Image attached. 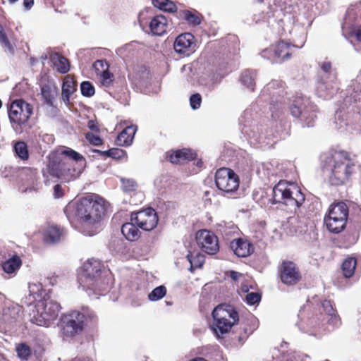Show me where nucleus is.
Returning <instances> with one entry per match:
<instances>
[{"label": "nucleus", "instance_id": "1", "mask_svg": "<svg viewBox=\"0 0 361 361\" xmlns=\"http://www.w3.org/2000/svg\"><path fill=\"white\" fill-rule=\"evenodd\" d=\"M66 209L71 211L82 231L92 236L101 228L100 221L106 212L105 201L98 196L89 195L69 204Z\"/></svg>", "mask_w": 361, "mask_h": 361}, {"label": "nucleus", "instance_id": "2", "mask_svg": "<svg viewBox=\"0 0 361 361\" xmlns=\"http://www.w3.org/2000/svg\"><path fill=\"white\" fill-rule=\"evenodd\" d=\"M85 159L71 148L63 147L49 155L48 166L53 176L66 180L76 178L85 168Z\"/></svg>", "mask_w": 361, "mask_h": 361}, {"label": "nucleus", "instance_id": "3", "mask_svg": "<svg viewBox=\"0 0 361 361\" xmlns=\"http://www.w3.org/2000/svg\"><path fill=\"white\" fill-rule=\"evenodd\" d=\"M323 165L331 171L330 181L334 185L344 183L352 173L354 164L344 152L331 151L322 157Z\"/></svg>", "mask_w": 361, "mask_h": 361}, {"label": "nucleus", "instance_id": "4", "mask_svg": "<svg viewBox=\"0 0 361 361\" xmlns=\"http://www.w3.org/2000/svg\"><path fill=\"white\" fill-rule=\"evenodd\" d=\"M29 316L30 321L40 326H49L56 319L60 305L49 297L39 300L34 307L30 306Z\"/></svg>", "mask_w": 361, "mask_h": 361}, {"label": "nucleus", "instance_id": "5", "mask_svg": "<svg viewBox=\"0 0 361 361\" xmlns=\"http://www.w3.org/2000/svg\"><path fill=\"white\" fill-rule=\"evenodd\" d=\"M275 203H281L290 208H298L305 201V196L299 187L286 181H280L273 188Z\"/></svg>", "mask_w": 361, "mask_h": 361}, {"label": "nucleus", "instance_id": "6", "mask_svg": "<svg viewBox=\"0 0 361 361\" xmlns=\"http://www.w3.org/2000/svg\"><path fill=\"white\" fill-rule=\"evenodd\" d=\"M214 323L212 329L220 337L228 333L238 321V314L233 307L229 305H219L212 312Z\"/></svg>", "mask_w": 361, "mask_h": 361}, {"label": "nucleus", "instance_id": "7", "mask_svg": "<svg viewBox=\"0 0 361 361\" xmlns=\"http://www.w3.org/2000/svg\"><path fill=\"white\" fill-rule=\"evenodd\" d=\"M102 264L97 259H90L85 262L79 276V281L84 288L104 289L100 278Z\"/></svg>", "mask_w": 361, "mask_h": 361}, {"label": "nucleus", "instance_id": "8", "mask_svg": "<svg viewBox=\"0 0 361 361\" xmlns=\"http://www.w3.org/2000/svg\"><path fill=\"white\" fill-rule=\"evenodd\" d=\"M348 216V207L344 202H337L330 205L324 217L327 229L332 233H340L346 224Z\"/></svg>", "mask_w": 361, "mask_h": 361}, {"label": "nucleus", "instance_id": "9", "mask_svg": "<svg viewBox=\"0 0 361 361\" xmlns=\"http://www.w3.org/2000/svg\"><path fill=\"white\" fill-rule=\"evenodd\" d=\"M302 47V45L297 46L284 40H279L271 44L269 47L263 49L261 55L263 58L281 63L290 59L294 48H300Z\"/></svg>", "mask_w": 361, "mask_h": 361}, {"label": "nucleus", "instance_id": "10", "mask_svg": "<svg viewBox=\"0 0 361 361\" xmlns=\"http://www.w3.org/2000/svg\"><path fill=\"white\" fill-rule=\"evenodd\" d=\"M238 176L231 169L221 168L216 171L215 183L219 190L227 194H233L239 188Z\"/></svg>", "mask_w": 361, "mask_h": 361}, {"label": "nucleus", "instance_id": "11", "mask_svg": "<svg viewBox=\"0 0 361 361\" xmlns=\"http://www.w3.org/2000/svg\"><path fill=\"white\" fill-rule=\"evenodd\" d=\"M32 114V106L22 99L13 101L8 111L11 123L20 127L28 121Z\"/></svg>", "mask_w": 361, "mask_h": 361}, {"label": "nucleus", "instance_id": "12", "mask_svg": "<svg viewBox=\"0 0 361 361\" xmlns=\"http://www.w3.org/2000/svg\"><path fill=\"white\" fill-rule=\"evenodd\" d=\"M86 317L83 313L73 311L63 317V333L66 336H73L80 333L86 323Z\"/></svg>", "mask_w": 361, "mask_h": 361}, {"label": "nucleus", "instance_id": "13", "mask_svg": "<svg viewBox=\"0 0 361 361\" xmlns=\"http://www.w3.org/2000/svg\"><path fill=\"white\" fill-rule=\"evenodd\" d=\"M130 221L146 231L153 230L158 224V216L152 208H147L131 214Z\"/></svg>", "mask_w": 361, "mask_h": 361}, {"label": "nucleus", "instance_id": "14", "mask_svg": "<svg viewBox=\"0 0 361 361\" xmlns=\"http://www.w3.org/2000/svg\"><path fill=\"white\" fill-rule=\"evenodd\" d=\"M196 40L193 35L185 32L179 35L173 43L175 51L183 56H188L196 50Z\"/></svg>", "mask_w": 361, "mask_h": 361}, {"label": "nucleus", "instance_id": "15", "mask_svg": "<svg viewBox=\"0 0 361 361\" xmlns=\"http://www.w3.org/2000/svg\"><path fill=\"white\" fill-rule=\"evenodd\" d=\"M196 241L202 251L214 255L219 250V243L216 236L207 230L199 231L196 233Z\"/></svg>", "mask_w": 361, "mask_h": 361}, {"label": "nucleus", "instance_id": "16", "mask_svg": "<svg viewBox=\"0 0 361 361\" xmlns=\"http://www.w3.org/2000/svg\"><path fill=\"white\" fill-rule=\"evenodd\" d=\"M280 279L286 285H294L301 279L298 267L293 262H283L280 267Z\"/></svg>", "mask_w": 361, "mask_h": 361}, {"label": "nucleus", "instance_id": "17", "mask_svg": "<svg viewBox=\"0 0 361 361\" xmlns=\"http://www.w3.org/2000/svg\"><path fill=\"white\" fill-rule=\"evenodd\" d=\"M128 78L135 83L139 85H145L150 79V71L145 65H137L133 68L132 71L128 73Z\"/></svg>", "mask_w": 361, "mask_h": 361}, {"label": "nucleus", "instance_id": "18", "mask_svg": "<svg viewBox=\"0 0 361 361\" xmlns=\"http://www.w3.org/2000/svg\"><path fill=\"white\" fill-rule=\"evenodd\" d=\"M231 248L239 257H246L250 255L254 250L252 245L247 240L242 238L233 240L231 243Z\"/></svg>", "mask_w": 361, "mask_h": 361}, {"label": "nucleus", "instance_id": "19", "mask_svg": "<svg viewBox=\"0 0 361 361\" xmlns=\"http://www.w3.org/2000/svg\"><path fill=\"white\" fill-rule=\"evenodd\" d=\"M30 295L27 297L24 303L27 304L29 307L32 306L33 302H37L39 300H42L46 297V294L41 283H30L29 284Z\"/></svg>", "mask_w": 361, "mask_h": 361}, {"label": "nucleus", "instance_id": "20", "mask_svg": "<svg viewBox=\"0 0 361 361\" xmlns=\"http://www.w3.org/2000/svg\"><path fill=\"white\" fill-rule=\"evenodd\" d=\"M167 27L168 20L162 15L154 16L149 23L150 30L154 35H162L166 32Z\"/></svg>", "mask_w": 361, "mask_h": 361}, {"label": "nucleus", "instance_id": "21", "mask_svg": "<svg viewBox=\"0 0 361 361\" xmlns=\"http://www.w3.org/2000/svg\"><path fill=\"white\" fill-rule=\"evenodd\" d=\"M196 153L188 149L171 152L169 154V161L173 164H180L185 161L193 159Z\"/></svg>", "mask_w": 361, "mask_h": 361}, {"label": "nucleus", "instance_id": "22", "mask_svg": "<svg viewBox=\"0 0 361 361\" xmlns=\"http://www.w3.org/2000/svg\"><path fill=\"white\" fill-rule=\"evenodd\" d=\"M137 130V126H130L126 127L117 137L116 142L120 146H129L132 144L134 135Z\"/></svg>", "mask_w": 361, "mask_h": 361}, {"label": "nucleus", "instance_id": "23", "mask_svg": "<svg viewBox=\"0 0 361 361\" xmlns=\"http://www.w3.org/2000/svg\"><path fill=\"white\" fill-rule=\"evenodd\" d=\"M51 59L58 72L62 74L68 73L70 70V62L67 58L55 53L51 56Z\"/></svg>", "mask_w": 361, "mask_h": 361}, {"label": "nucleus", "instance_id": "24", "mask_svg": "<svg viewBox=\"0 0 361 361\" xmlns=\"http://www.w3.org/2000/svg\"><path fill=\"white\" fill-rule=\"evenodd\" d=\"M135 225V222L131 221L124 224L121 228L123 235L130 241H135L140 237L141 232Z\"/></svg>", "mask_w": 361, "mask_h": 361}, {"label": "nucleus", "instance_id": "25", "mask_svg": "<svg viewBox=\"0 0 361 361\" xmlns=\"http://www.w3.org/2000/svg\"><path fill=\"white\" fill-rule=\"evenodd\" d=\"M291 114L295 117H300L306 123L307 126H312L317 118L314 114L310 113L307 110L302 111L300 107L295 105L291 107Z\"/></svg>", "mask_w": 361, "mask_h": 361}, {"label": "nucleus", "instance_id": "26", "mask_svg": "<svg viewBox=\"0 0 361 361\" xmlns=\"http://www.w3.org/2000/svg\"><path fill=\"white\" fill-rule=\"evenodd\" d=\"M239 80L245 88L254 90L256 85V74L254 71L250 70L244 71L242 72Z\"/></svg>", "mask_w": 361, "mask_h": 361}, {"label": "nucleus", "instance_id": "27", "mask_svg": "<svg viewBox=\"0 0 361 361\" xmlns=\"http://www.w3.org/2000/svg\"><path fill=\"white\" fill-rule=\"evenodd\" d=\"M62 231L56 226H50L44 231V240L49 243L58 242L62 235Z\"/></svg>", "mask_w": 361, "mask_h": 361}, {"label": "nucleus", "instance_id": "28", "mask_svg": "<svg viewBox=\"0 0 361 361\" xmlns=\"http://www.w3.org/2000/svg\"><path fill=\"white\" fill-rule=\"evenodd\" d=\"M21 265V260L19 257L13 256L6 260L2 264L3 270L7 274H13L16 272Z\"/></svg>", "mask_w": 361, "mask_h": 361}, {"label": "nucleus", "instance_id": "29", "mask_svg": "<svg viewBox=\"0 0 361 361\" xmlns=\"http://www.w3.org/2000/svg\"><path fill=\"white\" fill-rule=\"evenodd\" d=\"M322 307L329 317L328 322L334 326L338 325L340 324V319L338 318L336 310L333 308L331 301L324 300L322 303Z\"/></svg>", "mask_w": 361, "mask_h": 361}, {"label": "nucleus", "instance_id": "30", "mask_svg": "<svg viewBox=\"0 0 361 361\" xmlns=\"http://www.w3.org/2000/svg\"><path fill=\"white\" fill-rule=\"evenodd\" d=\"M356 264V259L353 257H348L343 261L342 270L345 277L349 278L353 275Z\"/></svg>", "mask_w": 361, "mask_h": 361}, {"label": "nucleus", "instance_id": "31", "mask_svg": "<svg viewBox=\"0 0 361 361\" xmlns=\"http://www.w3.org/2000/svg\"><path fill=\"white\" fill-rule=\"evenodd\" d=\"M187 258L190 264V271H194L197 268H200L204 262V256L200 253H197L194 255L192 253H189Z\"/></svg>", "mask_w": 361, "mask_h": 361}, {"label": "nucleus", "instance_id": "32", "mask_svg": "<svg viewBox=\"0 0 361 361\" xmlns=\"http://www.w3.org/2000/svg\"><path fill=\"white\" fill-rule=\"evenodd\" d=\"M152 4L155 7L164 11L173 13L177 10L176 5L170 0H153Z\"/></svg>", "mask_w": 361, "mask_h": 361}, {"label": "nucleus", "instance_id": "33", "mask_svg": "<svg viewBox=\"0 0 361 361\" xmlns=\"http://www.w3.org/2000/svg\"><path fill=\"white\" fill-rule=\"evenodd\" d=\"M179 16L192 25H198L201 23V20L199 16L188 10L180 11L179 12Z\"/></svg>", "mask_w": 361, "mask_h": 361}, {"label": "nucleus", "instance_id": "34", "mask_svg": "<svg viewBox=\"0 0 361 361\" xmlns=\"http://www.w3.org/2000/svg\"><path fill=\"white\" fill-rule=\"evenodd\" d=\"M14 150L17 156L22 160H27L29 157L27 147L25 142L19 141L14 145Z\"/></svg>", "mask_w": 361, "mask_h": 361}, {"label": "nucleus", "instance_id": "35", "mask_svg": "<svg viewBox=\"0 0 361 361\" xmlns=\"http://www.w3.org/2000/svg\"><path fill=\"white\" fill-rule=\"evenodd\" d=\"M166 288L164 286H160L155 288L148 295V299L150 301H157L161 300L166 295Z\"/></svg>", "mask_w": 361, "mask_h": 361}, {"label": "nucleus", "instance_id": "36", "mask_svg": "<svg viewBox=\"0 0 361 361\" xmlns=\"http://www.w3.org/2000/svg\"><path fill=\"white\" fill-rule=\"evenodd\" d=\"M78 82L71 75L65 76L61 90H77Z\"/></svg>", "mask_w": 361, "mask_h": 361}, {"label": "nucleus", "instance_id": "37", "mask_svg": "<svg viewBox=\"0 0 361 361\" xmlns=\"http://www.w3.org/2000/svg\"><path fill=\"white\" fill-rule=\"evenodd\" d=\"M99 82L103 87H109L114 80V75L109 70L98 75Z\"/></svg>", "mask_w": 361, "mask_h": 361}, {"label": "nucleus", "instance_id": "38", "mask_svg": "<svg viewBox=\"0 0 361 361\" xmlns=\"http://www.w3.org/2000/svg\"><path fill=\"white\" fill-rule=\"evenodd\" d=\"M93 68L95 71V73L97 75L104 73L106 71H108V69L109 68V64L108 62L103 59V60H97L93 63Z\"/></svg>", "mask_w": 361, "mask_h": 361}, {"label": "nucleus", "instance_id": "39", "mask_svg": "<svg viewBox=\"0 0 361 361\" xmlns=\"http://www.w3.org/2000/svg\"><path fill=\"white\" fill-rule=\"evenodd\" d=\"M96 152L102 155H106L114 159H121L126 155L125 151L121 149H111L107 151L96 150Z\"/></svg>", "mask_w": 361, "mask_h": 361}, {"label": "nucleus", "instance_id": "40", "mask_svg": "<svg viewBox=\"0 0 361 361\" xmlns=\"http://www.w3.org/2000/svg\"><path fill=\"white\" fill-rule=\"evenodd\" d=\"M17 354L21 359L26 360L30 355V348L25 344H20L16 347Z\"/></svg>", "mask_w": 361, "mask_h": 361}, {"label": "nucleus", "instance_id": "41", "mask_svg": "<svg viewBox=\"0 0 361 361\" xmlns=\"http://www.w3.org/2000/svg\"><path fill=\"white\" fill-rule=\"evenodd\" d=\"M202 102V97L200 94L195 93L190 96V104L193 109H199Z\"/></svg>", "mask_w": 361, "mask_h": 361}, {"label": "nucleus", "instance_id": "42", "mask_svg": "<svg viewBox=\"0 0 361 361\" xmlns=\"http://www.w3.org/2000/svg\"><path fill=\"white\" fill-rule=\"evenodd\" d=\"M123 190L128 192L134 190L137 187L136 182L133 179H121Z\"/></svg>", "mask_w": 361, "mask_h": 361}, {"label": "nucleus", "instance_id": "43", "mask_svg": "<svg viewBox=\"0 0 361 361\" xmlns=\"http://www.w3.org/2000/svg\"><path fill=\"white\" fill-rule=\"evenodd\" d=\"M260 299H261L260 294H259L258 293H254V292L248 293L246 295V298H245V300H246V302H247V304L251 305L259 302L260 301Z\"/></svg>", "mask_w": 361, "mask_h": 361}, {"label": "nucleus", "instance_id": "44", "mask_svg": "<svg viewBox=\"0 0 361 361\" xmlns=\"http://www.w3.org/2000/svg\"><path fill=\"white\" fill-rule=\"evenodd\" d=\"M286 83L281 80H272L267 85L268 90L284 89Z\"/></svg>", "mask_w": 361, "mask_h": 361}, {"label": "nucleus", "instance_id": "45", "mask_svg": "<svg viewBox=\"0 0 361 361\" xmlns=\"http://www.w3.org/2000/svg\"><path fill=\"white\" fill-rule=\"evenodd\" d=\"M86 138L90 141V143L94 145H100L102 144V140L101 138L97 136L94 135L92 133H87Z\"/></svg>", "mask_w": 361, "mask_h": 361}, {"label": "nucleus", "instance_id": "46", "mask_svg": "<svg viewBox=\"0 0 361 361\" xmlns=\"http://www.w3.org/2000/svg\"><path fill=\"white\" fill-rule=\"evenodd\" d=\"M352 35L355 37L357 42H361V25H356L353 27Z\"/></svg>", "mask_w": 361, "mask_h": 361}, {"label": "nucleus", "instance_id": "47", "mask_svg": "<svg viewBox=\"0 0 361 361\" xmlns=\"http://www.w3.org/2000/svg\"><path fill=\"white\" fill-rule=\"evenodd\" d=\"M80 90H94V87L90 82L84 81L80 85Z\"/></svg>", "mask_w": 361, "mask_h": 361}, {"label": "nucleus", "instance_id": "48", "mask_svg": "<svg viewBox=\"0 0 361 361\" xmlns=\"http://www.w3.org/2000/svg\"><path fill=\"white\" fill-rule=\"evenodd\" d=\"M321 69L326 73H329L331 72V63L329 61H324L323 62L321 66Z\"/></svg>", "mask_w": 361, "mask_h": 361}, {"label": "nucleus", "instance_id": "49", "mask_svg": "<svg viewBox=\"0 0 361 361\" xmlns=\"http://www.w3.org/2000/svg\"><path fill=\"white\" fill-rule=\"evenodd\" d=\"M54 196L56 198H59L63 196V190L60 185H56L54 188Z\"/></svg>", "mask_w": 361, "mask_h": 361}, {"label": "nucleus", "instance_id": "50", "mask_svg": "<svg viewBox=\"0 0 361 361\" xmlns=\"http://www.w3.org/2000/svg\"><path fill=\"white\" fill-rule=\"evenodd\" d=\"M229 276L235 281L239 280L242 276L243 274L241 273L235 271H231L229 272Z\"/></svg>", "mask_w": 361, "mask_h": 361}, {"label": "nucleus", "instance_id": "51", "mask_svg": "<svg viewBox=\"0 0 361 361\" xmlns=\"http://www.w3.org/2000/svg\"><path fill=\"white\" fill-rule=\"evenodd\" d=\"M72 92H62V99L66 104H67L69 102L70 94Z\"/></svg>", "mask_w": 361, "mask_h": 361}, {"label": "nucleus", "instance_id": "52", "mask_svg": "<svg viewBox=\"0 0 361 361\" xmlns=\"http://www.w3.org/2000/svg\"><path fill=\"white\" fill-rule=\"evenodd\" d=\"M34 5V0H23V6L26 10H30Z\"/></svg>", "mask_w": 361, "mask_h": 361}, {"label": "nucleus", "instance_id": "53", "mask_svg": "<svg viewBox=\"0 0 361 361\" xmlns=\"http://www.w3.org/2000/svg\"><path fill=\"white\" fill-rule=\"evenodd\" d=\"M88 127L92 130H98L96 123L92 120L88 121Z\"/></svg>", "mask_w": 361, "mask_h": 361}, {"label": "nucleus", "instance_id": "54", "mask_svg": "<svg viewBox=\"0 0 361 361\" xmlns=\"http://www.w3.org/2000/svg\"><path fill=\"white\" fill-rule=\"evenodd\" d=\"M82 94L87 97H90L94 95L95 92H81Z\"/></svg>", "mask_w": 361, "mask_h": 361}, {"label": "nucleus", "instance_id": "55", "mask_svg": "<svg viewBox=\"0 0 361 361\" xmlns=\"http://www.w3.org/2000/svg\"><path fill=\"white\" fill-rule=\"evenodd\" d=\"M11 4L16 3L18 0H8Z\"/></svg>", "mask_w": 361, "mask_h": 361}, {"label": "nucleus", "instance_id": "56", "mask_svg": "<svg viewBox=\"0 0 361 361\" xmlns=\"http://www.w3.org/2000/svg\"><path fill=\"white\" fill-rule=\"evenodd\" d=\"M48 92H44V91H42V94H43L44 97H46V94H46V93H48Z\"/></svg>", "mask_w": 361, "mask_h": 361}, {"label": "nucleus", "instance_id": "57", "mask_svg": "<svg viewBox=\"0 0 361 361\" xmlns=\"http://www.w3.org/2000/svg\"><path fill=\"white\" fill-rule=\"evenodd\" d=\"M259 2L262 3L263 2L264 0H257Z\"/></svg>", "mask_w": 361, "mask_h": 361}]
</instances>
